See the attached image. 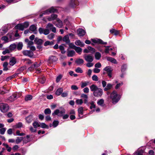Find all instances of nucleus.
I'll return each mask as SVG.
<instances>
[{
	"mask_svg": "<svg viewBox=\"0 0 155 155\" xmlns=\"http://www.w3.org/2000/svg\"><path fill=\"white\" fill-rule=\"evenodd\" d=\"M16 134L18 136H23L25 135V134L23 133H20V131L19 130H17L16 131Z\"/></svg>",
	"mask_w": 155,
	"mask_h": 155,
	"instance_id": "61",
	"label": "nucleus"
},
{
	"mask_svg": "<svg viewBox=\"0 0 155 155\" xmlns=\"http://www.w3.org/2000/svg\"><path fill=\"white\" fill-rule=\"evenodd\" d=\"M8 63L7 62H4L3 64V70L4 71H7L8 70Z\"/></svg>",
	"mask_w": 155,
	"mask_h": 155,
	"instance_id": "32",
	"label": "nucleus"
},
{
	"mask_svg": "<svg viewBox=\"0 0 155 155\" xmlns=\"http://www.w3.org/2000/svg\"><path fill=\"white\" fill-rule=\"evenodd\" d=\"M65 113V110L64 109H63L61 110H60L59 109H56L52 113V115L53 116L56 115L59 117H62Z\"/></svg>",
	"mask_w": 155,
	"mask_h": 155,
	"instance_id": "3",
	"label": "nucleus"
},
{
	"mask_svg": "<svg viewBox=\"0 0 155 155\" xmlns=\"http://www.w3.org/2000/svg\"><path fill=\"white\" fill-rule=\"evenodd\" d=\"M38 31L40 34H43L45 35H47L50 32L49 29H44L42 28H40L38 29Z\"/></svg>",
	"mask_w": 155,
	"mask_h": 155,
	"instance_id": "8",
	"label": "nucleus"
},
{
	"mask_svg": "<svg viewBox=\"0 0 155 155\" xmlns=\"http://www.w3.org/2000/svg\"><path fill=\"white\" fill-rule=\"evenodd\" d=\"M104 70L107 72V73L110 78L112 77L113 69L110 67L107 66L104 68Z\"/></svg>",
	"mask_w": 155,
	"mask_h": 155,
	"instance_id": "6",
	"label": "nucleus"
},
{
	"mask_svg": "<svg viewBox=\"0 0 155 155\" xmlns=\"http://www.w3.org/2000/svg\"><path fill=\"white\" fill-rule=\"evenodd\" d=\"M29 28L30 30L32 32H34V34H37V32L36 31V27L35 25H31L30 26Z\"/></svg>",
	"mask_w": 155,
	"mask_h": 155,
	"instance_id": "17",
	"label": "nucleus"
},
{
	"mask_svg": "<svg viewBox=\"0 0 155 155\" xmlns=\"http://www.w3.org/2000/svg\"><path fill=\"white\" fill-rule=\"evenodd\" d=\"M87 48L89 50L90 52L92 53H94L95 51V50L94 48L91 47V46H89L87 47Z\"/></svg>",
	"mask_w": 155,
	"mask_h": 155,
	"instance_id": "48",
	"label": "nucleus"
},
{
	"mask_svg": "<svg viewBox=\"0 0 155 155\" xmlns=\"http://www.w3.org/2000/svg\"><path fill=\"white\" fill-rule=\"evenodd\" d=\"M34 41L35 43L38 45H41L43 42L42 40L36 38H35Z\"/></svg>",
	"mask_w": 155,
	"mask_h": 155,
	"instance_id": "19",
	"label": "nucleus"
},
{
	"mask_svg": "<svg viewBox=\"0 0 155 155\" xmlns=\"http://www.w3.org/2000/svg\"><path fill=\"white\" fill-rule=\"evenodd\" d=\"M83 57L88 62H91L94 59V57L91 54H85L84 55Z\"/></svg>",
	"mask_w": 155,
	"mask_h": 155,
	"instance_id": "5",
	"label": "nucleus"
},
{
	"mask_svg": "<svg viewBox=\"0 0 155 155\" xmlns=\"http://www.w3.org/2000/svg\"><path fill=\"white\" fill-rule=\"evenodd\" d=\"M23 46L22 43L21 42H20L18 43L16 47H17V48L18 50H20L22 49Z\"/></svg>",
	"mask_w": 155,
	"mask_h": 155,
	"instance_id": "42",
	"label": "nucleus"
},
{
	"mask_svg": "<svg viewBox=\"0 0 155 155\" xmlns=\"http://www.w3.org/2000/svg\"><path fill=\"white\" fill-rule=\"evenodd\" d=\"M63 91V89L62 88L60 87L58 88L57 90L56 91L55 94L56 95L58 96L60 95L61 94Z\"/></svg>",
	"mask_w": 155,
	"mask_h": 155,
	"instance_id": "30",
	"label": "nucleus"
},
{
	"mask_svg": "<svg viewBox=\"0 0 155 155\" xmlns=\"http://www.w3.org/2000/svg\"><path fill=\"white\" fill-rule=\"evenodd\" d=\"M24 27V29L28 27L29 25V23L28 22H25L23 24H22Z\"/></svg>",
	"mask_w": 155,
	"mask_h": 155,
	"instance_id": "63",
	"label": "nucleus"
},
{
	"mask_svg": "<svg viewBox=\"0 0 155 155\" xmlns=\"http://www.w3.org/2000/svg\"><path fill=\"white\" fill-rule=\"evenodd\" d=\"M0 31L1 35H4L8 31V28L6 26H4L2 27Z\"/></svg>",
	"mask_w": 155,
	"mask_h": 155,
	"instance_id": "14",
	"label": "nucleus"
},
{
	"mask_svg": "<svg viewBox=\"0 0 155 155\" xmlns=\"http://www.w3.org/2000/svg\"><path fill=\"white\" fill-rule=\"evenodd\" d=\"M7 36H4L2 38V40L6 42H8V37H9L10 38H11L12 37V35L11 34H7Z\"/></svg>",
	"mask_w": 155,
	"mask_h": 155,
	"instance_id": "13",
	"label": "nucleus"
},
{
	"mask_svg": "<svg viewBox=\"0 0 155 155\" xmlns=\"http://www.w3.org/2000/svg\"><path fill=\"white\" fill-rule=\"evenodd\" d=\"M110 97L112 99V103L115 104L119 101L120 98V95L117 94L115 91H114L111 93Z\"/></svg>",
	"mask_w": 155,
	"mask_h": 155,
	"instance_id": "1",
	"label": "nucleus"
},
{
	"mask_svg": "<svg viewBox=\"0 0 155 155\" xmlns=\"http://www.w3.org/2000/svg\"><path fill=\"white\" fill-rule=\"evenodd\" d=\"M17 45L15 44H13L9 46V49L11 50H14L16 47Z\"/></svg>",
	"mask_w": 155,
	"mask_h": 155,
	"instance_id": "43",
	"label": "nucleus"
},
{
	"mask_svg": "<svg viewBox=\"0 0 155 155\" xmlns=\"http://www.w3.org/2000/svg\"><path fill=\"white\" fill-rule=\"evenodd\" d=\"M50 13L49 9L46 10V11L42 12L39 15L40 17H42L44 15H46L49 14Z\"/></svg>",
	"mask_w": 155,
	"mask_h": 155,
	"instance_id": "28",
	"label": "nucleus"
},
{
	"mask_svg": "<svg viewBox=\"0 0 155 155\" xmlns=\"http://www.w3.org/2000/svg\"><path fill=\"white\" fill-rule=\"evenodd\" d=\"M94 96L96 97H101L103 94L102 90L100 88H98L93 93Z\"/></svg>",
	"mask_w": 155,
	"mask_h": 155,
	"instance_id": "4",
	"label": "nucleus"
},
{
	"mask_svg": "<svg viewBox=\"0 0 155 155\" xmlns=\"http://www.w3.org/2000/svg\"><path fill=\"white\" fill-rule=\"evenodd\" d=\"M89 83V82L86 81L84 82H82L81 84V87L84 88L85 87L87 86Z\"/></svg>",
	"mask_w": 155,
	"mask_h": 155,
	"instance_id": "27",
	"label": "nucleus"
},
{
	"mask_svg": "<svg viewBox=\"0 0 155 155\" xmlns=\"http://www.w3.org/2000/svg\"><path fill=\"white\" fill-rule=\"evenodd\" d=\"M17 95L15 93L9 97V100L11 101H13L17 98Z\"/></svg>",
	"mask_w": 155,
	"mask_h": 155,
	"instance_id": "26",
	"label": "nucleus"
},
{
	"mask_svg": "<svg viewBox=\"0 0 155 155\" xmlns=\"http://www.w3.org/2000/svg\"><path fill=\"white\" fill-rule=\"evenodd\" d=\"M92 41L95 43L100 44L103 45H106L107 42H104L101 39H92Z\"/></svg>",
	"mask_w": 155,
	"mask_h": 155,
	"instance_id": "9",
	"label": "nucleus"
},
{
	"mask_svg": "<svg viewBox=\"0 0 155 155\" xmlns=\"http://www.w3.org/2000/svg\"><path fill=\"white\" fill-rule=\"evenodd\" d=\"M45 80L46 78L45 77H41L38 78L39 82L42 84L45 82Z\"/></svg>",
	"mask_w": 155,
	"mask_h": 155,
	"instance_id": "33",
	"label": "nucleus"
},
{
	"mask_svg": "<svg viewBox=\"0 0 155 155\" xmlns=\"http://www.w3.org/2000/svg\"><path fill=\"white\" fill-rule=\"evenodd\" d=\"M54 44V43L53 41H46L45 43L44 44V45L45 46H47L48 45H52Z\"/></svg>",
	"mask_w": 155,
	"mask_h": 155,
	"instance_id": "39",
	"label": "nucleus"
},
{
	"mask_svg": "<svg viewBox=\"0 0 155 155\" xmlns=\"http://www.w3.org/2000/svg\"><path fill=\"white\" fill-rule=\"evenodd\" d=\"M57 17V15L56 14H52L51 17L48 18V19L49 21H51L56 19Z\"/></svg>",
	"mask_w": 155,
	"mask_h": 155,
	"instance_id": "31",
	"label": "nucleus"
},
{
	"mask_svg": "<svg viewBox=\"0 0 155 155\" xmlns=\"http://www.w3.org/2000/svg\"><path fill=\"white\" fill-rule=\"evenodd\" d=\"M77 32L78 35L79 36H83L86 33V32L84 30L81 28L78 29V30Z\"/></svg>",
	"mask_w": 155,
	"mask_h": 155,
	"instance_id": "11",
	"label": "nucleus"
},
{
	"mask_svg": "<svg viewBox=\"0 0 155 155\" xmlns=\"http://www.w3.org/2000/svg\"><path fill=\"white\" fill-rule=\"evenodd\" d=\"M91 91L94 92L95 90L98 88L96 85L95 84H92L90 87Z\"/></svg>",
	"mask_w": 155,
	"mask_h": 155,
	"instance_id": "29",
	"label": "nucleus"
},
{
	"mask_svg": "<svg viewBox=\"0 0 155 155\" xmlns=\"http://www.w3.org/2000/svg\"><path fill=\"white\" fill-rule=\"evenodd\" d=\"M101 56V53L99 52H97L95 54V57L96 60H99L100 59Z\"/></svg>",
	"mask_w": 155,
	"mask_h": 155,
	"instance_id": "34",
	"label": "nucleus"
},
{
	"mask_svg": "<svg viewBox=\"0 0 155 155\" xmlns=\"http://www.w3.org/2000/svg\"><path fill=\"white\" fill-rule=\"evenodd\" d=\"M40 127L42 128H48V126L47 125L44 123H41L40 124Z\"/></svg>",
	"mask_w": 155,
	"mask_h": 155,
	"instance_id": "57",
	"label": "nucleus"
},
{
	"mask_svg": "<svg viewBox=\"0 0 155 155\" xmlns=\"http://www.w3.org/2000/svg\"><path fill=\"white\" fill-rule=\"evenodd\" d=\"M16 27L17 29L21 30H23L24 29L22 24H18L16 26Z\"/></svg>",
	"mask_w": 155,
	"mask_h": 155,
	"instance_id": "37",
	"label": "nucleus"
},
{
	"mask_svg": "<svg viewBox=\"0 0 155 155\" xmlns=\"http://www.w3.org/2000/svg\"><path fill=\"white\" fill-rule=\"evenodd\" d=\"M54 26L52 24L50 23H49L47 24L46 28L47 29H49V30H51V29Z\"/></svg>",
	"mask_w": 155,
	"mask_h": 155,
	"instance_id": "49",
	"label": "nucleus"
},
{
	"mask_svg": "<svg viewBox=\"0 0 155 155\" xmlns=\"http://www.w3.org/2000/svg\"><path fill=\"white\" fill-rule=\"evenodd\" d=\"M113 85L110 84H108L106 87L104 88V90L105 91H107L110 89L112 87Z\"/></svg>",
	"mask_w": 155,
	"mask_h": 155,
	"instance_id": "35",
	"label": "nucleus"
},
{
	"mask_svg": "<svg viewBox=\"0 0 155 155\" xmlns=\"http://www.w3.org/2000/svg\"><path fill=\"white\" fill-rule=\"evenodd\" d=\"M36 64H37V62L35 63L34 64L32 65L30 67H29L28 68V70L30 71H32L33 69H34L35 68Z\"/></svg>",
	"mask_w": 155,
	"mask_h": 155,
	"instance_id": "50",
	"label": "nucleus"
},
{
	"mask_svg": "<svg viewBox=\"0 0 155 155\" xmlns=\"http://www.w3.org/2000/svg\"><path fill=\"white\" fill-rule=\"evenodd\" d=\"M30 136L27 135L26 137H24L23 138V143H26L30 141Z\"/></svg>",
	"mask_w": 155,
	"mask_h": 155,
	"instance_id": "24",
	"label": "nucleus"
},
{
	"mask_svg": "<svg viewBox=\"0 0 155 155\" xmlns=\"http://www.w3.org/2000/svg\"><path fill=\"white\" fill-rule=\"evenodd\" d=\"M16 60L15 58L12 57L10 59L9 64L11 66H13L16 64Z\"/></svg>",
	"mask_w": 155,
	"mask_h": 155,
	"instance_id": "12",
	"label": "nucleus"
},
{
	"mask_svg": "<svg viewBox=\"0 0 155 155\" xmlns=\"http://www.w3.org/2000/svg\"><path fill=\"white\" fill-rule=\"evenodd\" d=\"M22 126V124L21 122H19L15 125L16 128H19L21 127Z\"/></svg>",
	"mask_w": 155,
	"mask_h": 155,
	"instance_id": "64",
	"label": "nucleus"
},
{
	"mask_svg": "<svg viewBox=\"0 0 155 155\" xmlns=\"http://www.w3.org/2000/svg\"><path fill=\"white\" fill-rule=\"evenodd\" d=\"M9 109V107L8 104L3 103L0 104V110L2 112H7L8 110Z\"/></svg>",
	"mask_w": 155,
	"mask_h": 155,
	"instance_id": "2",
	"label": "nucleus"
},
{
	"mask_svg": "<svg viewBox=\"0 0 155 155\" xmlns=\"http://www.w3.org/2000/svg\"><path fill=\"white\" fill-rule=\"evenodd\" d=\"M6 128H2L0 129V133L1 134L3 135L5 134V133L6 130Z\"/></svg>",
	"mask_w": 155,
	"mask_h": 155,
	"instance_id": "56",
	"label": "nucleus"
},
{
	"mask_svg": "<svg viewBox=\"0 0 155 155\" xmlns=\"http://www.w3.org/2000/svg\"><path fill=\"white\" fill-rule=\"evenodd\" d=\"M83 108L82 107H80L78 109V116L79 117H81V115H82L83 114Z\"/></svg>",
	"mask_w": 155,
	"mask_h": 155,
	"instance_id": "23",
	"label": "nucleus"
},
{
	"mask_svg": "<svg viewBox=\"0 0 155 155\" xmlns=\"http://www.w3.org/2000/svg\"><path fill=\"white\" fill-rule=\"evenodd\" d=\"M75 54V52L73 50L68 51L67 52V56L68 57H72Z\"/></svg>",
	"mask_w": 155,
	"mask_h": 155,
	"instance_id": "25",
	"label": "nucleus"
},
{
	"mask_svg": "<svg viewBox=\"0 0 155 155\" xmlns=\"http://www.w3.org/2000/svg\"><path fill=\"white\" fill-rule=\"evenodd\" d=\"M23 139V137H21L20 138L19 137H17V139L15 140L16 143L17 144H18L21 143Z\"/></svg>",
	"mask_w": 155,
	"mask_h": 155,
	"instance_id": "47",
	"label": "nucleus"
},
{
	"mask_svg": "<svg viewBox=\"0 0 155 155\" xmlns=\"http://www.w3.org/2000/svg\"><path fill=\"white\" fill-rule=\"evenodd\" d=\"M50 13H54L57 12L56 9H55L54 7H51L49 9Z\"/></svg>",
	"mask_w": 155,
	"mask_h": 155,
	"instance_id": "55",
	"label": "nucleus"
},
{
	"mask_svg": "<svg viewBox=\"0 0 155 155\" xmlns=\"http://www.w3.org/2000/svg\"><path fill=\"white\" fill-rule=\"evenodd\" d=\"M143 151L142 150H139L134 153V155H143Z\"/></svg>",
	"mask_w": 155,
	"mask_h": 155,
	"instance_id": "44",
	"label": "nucleus"
},
{
	"mask_svg": "<svg viewBox=\"0 0 155 155\" xmlns=\"http://www.w3.org/2000/svg\"><path fill=\"white\" fill-rule=\"evenodd\" d=\"M75 44L76 45L79 46L81 47H83L84 45V43L79 40L76 41L75 42Z\"/></svg>",
	"mask_w": 155,
	"mask_h": 155,
	"instance_id": "21",
	"label": "nucleus"
},
{
	"mask_svg": "<svg viewBox=\"0 0 155 155\" xmlns=\"http://www.w3.org/2000/svg\"><path fill=\"white\" fill-rule=\"evenodd\" d=\"M83 102V101L82 99H78L76 101V103L77 105H81Z\"/></svg>",
	"mask_w": 155,
	"mask_h": 155,
	"instance_id": "46",
	"label": "nucleus"
},
{
	"mask_svg": "<svg viewBox=\"0 0 155 155\" xmlns=\"http://www.w3.org/2000/svg\"><path fill=\"white\" fill-rule=\"evenodd\" d=\"M75 62L78 65H80L84 63V61L83 59L78 58L75 61Z\"/></svg>",
	"mask_w": 155,
	"mask_h": 155,
	"instance_id": "18",
	"label": "nucleus"
},
{
	"mask_svg": "<svg viewBox=\"0 0 155 155\" xmlns=\"http://www.w3.org/2000/svg\"><path fill=\"white\" fill-rule=\"evenodd\" d=\"M106 58L107 61H110L111 62L115 64H117V60L113 58L108 57H107Z\"/></svg>",
	"mask_w": 155,
	"mask_h": 155,
	"instance_id": "15",
	"label": "nucleus"
},
{
	"mask_svg": "<svg viewBox=\"0 0 155 155\" xmlns=\"http://www.w3.org/2000/svg\"><path fill=\"white\" fill-rule=\"evenodd\" d=\"M104 103V101L103 99H101L97 101V104L98 105L102 106Z\"/></svg>",
	"mask_w": 155,
	"mask_h": 155,
	"instance_id": "45",
	"label": "nucleus"
},
{
	"mask_svg": "<svg viewBox=\"0 0 155 155\" xmlns=\"http://www.w3.org/2000/svg\"><path fill=\"white\" fill-rule=\"evenodd\" d=\"M79 54H81L82 51V49L81 48L79 47H76L74 48V49Z\"/></svg>",
	"mask_w": 155,
	"mask_h": 155,
	"instance_id": "38",
	"label": "nucleus"
},
{
	"mask_svg": "<svg viewBox=\"0 0 155 155\" xmlns=\"http://www.w3.org/2000/svg\"><path fill=\"white\" fill-rule=\"evenodd\" d=\"M62 75L61 74H59L58 76L56 78V82H58L60 81L61 79L62 78Z\"/></svg>",
	"mask_w": 155,
	"mask_h": 155,
	"instance_id": "53",
	"label": "nucleus"
},
{
	"mask_svg": "<svg viewBox=\"0 0 155 155\" xmlns=\"http://www.w3.org/2000/svg\"><path fill=\"white\" fill-rule=\"evenodd\" d=\"M64 41L67 44H69L70 42L69 37L68 35H65L63 39Z\"/></svg>",
	"mask_w": 155,
	"mask_h": 155,
	"instance_id": "22",
	"label": "nucleus"
},
{
	"mask_svg": "<svg viewBox=\"0 0 155 155\" xmlns=\"http://www.w3.org/2000/svg\"><path fill=\"white\" fill-rule=\"evenodd\" d=\"M26 120L27 122L29 124L31 123L33 120V117L31 115H30L27 117L26 118Z\"/></svg>",
	"mask_w": 155,
	"mask_h": 155,
	"instance_id": "20",
	"label": "nucleus"
},
{
	"mask_svg": "<svg viewBox=\"0 0 155 155\" xmlns=\"http://www.w3.org/2000/svg\"><path fill=\"white\" fill-rule=\"evenodd\" d=\"M59 122L58 120H54L53 123V125L54 127H56L58 125Z\"/></svg>",
	"mask_w": 155,
	"mask_h": 155,
	"instance_id": "60",
	"label": "nucleus"
},
{
	"mask_svg": "<svg viewBox=\"0 0 155 155\" xmlns=\"http://www.w3.org/2000/svg\"><path fill=\"white\" fill-rule=\"evenodd\" d=\"M54 24L57 27L59 28H61L63 25L62 22L59 18H57L56 22H54Z\"/></svg>",
	"mask_w": 155,
	"mask_h": 155,
	"instance_id": "10",
	"label": "nucleus"
},
{
	"mask_svg": "<svg viewBox=\"0 0 155 155\" xmlns=\"http://www.w3.org/2000/svg\"><path fill=\"white\" fill-rule=\"evenodd\" d=\"M56 57L54 56H50L49 59V62H54L56 61Z\"/></svg>",
	"mask_w": 155,
	"mask_h": 155,
	"instance_id": "36",
	"label": "nucleus"
},
{
	"mask_svg": "<svg viewBox=\"0 0 155 155\" xmlns=\"http://www.w3.org/2000/svg\"><path fill=\"white\" fill-rule=\"evenodd\" d=\"M22 53L24 55L31 58L32 57L34 54L33 52L31 50H24L22 51Z\"/></svg>",
	"mask_w": 155,
	"mask_h": 155,
	"instance_id": "7",
	"label": "nucleus"
},
{
	"mask_svg": "<svg viewBox=\"0 0 155 155\" xmlns=\"http://www.w3.org/2000/svg\"><path fill=\"white\" fill-rule=\"evenodd\" d=\"M75 71L77 73H82L83 72V71L81 68L80 67H78L75 69Z\"/></svg>",
	"mask_w": 155,
	"mask_h": 155,
	"instance_id": "58",
	"label": "nucleus"
},
{
	"mask_svg": "<svg viewBox=\"0 0 155 155\" xmlns=\"http://www.w3.org/2000/svg\"><path fill=\"white\" fill-rule=\"evenodd\" d=\"M104 47L106 48L105 50V52L106 54L108 53L109 52V48L110 46H104Z\"/></svg>",
	"mask_w": 155,
	"mask_h": 155,
	"instance_id": "62",
	"label": "nucleus"
},
{
	"mask_svg": "<svg viewBox=\"0 0 155 155\" xmlns=\"http://www.w3.org/2000/svg\"><path fill=\"white\" fill-rule=\"evenodd\" d=\"M32 125L36 129L40 126L39 123L37 121L34 122L32 124Z\"/></svg>",
	"mask_w": 155,
	"mask_h": 155,
	"instance_id": "40",
	"label": "nucleus"
},
{
	"mask_svg": "<svg viewBox=\"0 0 155 155\" xmlns=\"http://www.w3.org/2000/svg\"><path fill=\"white\" fill-rule=\"evenodd\" d=\"M51 110L48 108L44 110V113L45 114H49L51 113Z\"/></svg>",
	"mask_w": 155,
	"mask_h": 155,
	"instance_id": "52",
	"label": "nucleus"
},
{
	"mask_svg": "<svg viewBox=\"0 0 155 155\" xmlns=\"http://www.w3.org/2000/svg\"><path fill=\"white\" fill-rule=\"evenodd\" d=\"M92 80L94 81H98V78L97 76L95 75H93L92 77Z\"/></svg>",
	"mask_w": 155,
	"mask_h": 155,
	"instance_id": "59",
	"label": "nucleus"
},
{
	"mask_svg": "<svg viewBox=\"0 0 155 155\" xmlns=\"http://www.w3.org/2000/svg\"><path fill=\"white\" fill-rule=\"evenodd\" d=\"M17 74H15L7 78L6 79V81H9L10 80H11L12 79L14 78L15 77V76L17 75Z\"/></svg>",
	"mask_w": 155,
	"mask_h": 155,
	"instance_id": "51",
	"label": "nucleus"
},
{
	"mask_svg": "<svg viewBox=\"0 0 155 155\" xmlns=\"http://www.w3.org/2000/svg\"><path fill=\"white\" fill-rule=\"evenodd\" d=\"M32 98V96L31 95H27L25 97V101H28L31 100Z\"/></svg>",
	"mask_w": 155,
	"mask_h": 155,
	"instance_id": "41",
	"label": "nucleus"
},
{
	"mask_svg": "<svg viewBox=\"0 0 155 155\" xmlns=\"http://www.w3.org/2000/svg\"><path fill=\"white\" fill-rule=\"evenodd\" d=\"M54 34L51 33L48 35L47 36L48 38L49 39L51 40L54 37Z\"/></svg>",
	"mask_w": 155,
	"mask_h": 155,
	"instance_id": "54",
	"label": "nucleus"
},
{
	"mask_svg": "<svg viewBox=\"0 0 155 155\" xmlns=\"http://www.w3.org/2000/svg\"><path fill=\"white\" fill-rule=\"evenodd\" d=\"M78 2L77 0H71L69 4L70 5L71 7H74V5H78Z\"/></svg>",
	"mask_w": 155,
	"mask_h": 155,
	"instance_id": "16",
	"label": "nucleus"
}]
</instances>
